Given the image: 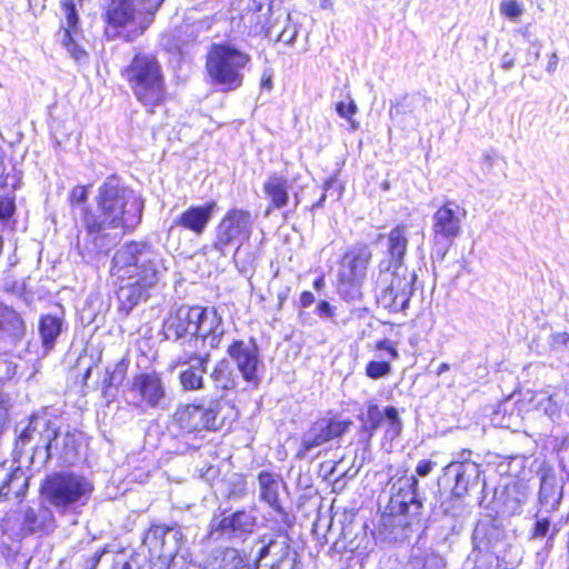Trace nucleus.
<instances>
[{
    "label": "nucleus",
    "instance_id": "nucleus-58",
    "mask_svg": "<svg viewBox=\"0 0 569 569\" xmlns=\"http://www.w3.org/2000/svg\"><path fill=\"white\" fill-rule=\"evenodd\" d=\"M337 184V181L335 179H329L325 182V186H323V192L320 197V199L312 206V209H318V208H321L326 198H327V192L335 188Z\"/></svg>",
    "mask_w": 569,
    "mask_h": 569
},
{
    "label": "nucleus",
    "instance_id": "nucleus-60",
    "mask_svg": "<svg viewBox=\"0 0 569 569\" xmlns=\"http://www.w3.org/2000/svg\"><path fill=\"white\" fill-rule=\"evenodd\" d=\"M569 342V333L568 332H557L552 336V343L556 347L567 346Z\"/></svg>",
    "mask_w": 569,
    "mask_h": 569
},
{
    "label": "nucleus",
    "instance_id": "nucleus-53",
    "mask_svg": "<svg viewBox=\"0 0 569 569\" xmlns=\"http://www.w3.org/2000/svg\"><path fill=\"white\" fill-rule=\"evenodd\" d=\"M541 48L542 44L540 41H532L531 44H528L526 50V66H532L539 60Z\"/></svg>",
    "mask_w": 569,
    "mask_h": 569
},
{
    "label": "nucleus",
    "instance_id": "nucleus-28",
    "mask_svg": "<svg viewBox=\"0 0 569 569\" xmlns=\"http://www.w3.org/2000/svg\"><path fill=\"white\" fill-rule=\"evenodd\" d=\"M270 555L278 557L271 563L270 569H302L298 553L290 548L286 540H270L262 546L258 552V562Z\"/></svg>",
    "mask_w": 569,
    "mask_h": 569
},
{
    "label": "nucleus",
    "instance_id": "nucleus-32",
    "mask_svg": "<svg viewBox=\"0 0 569 569\" xmlns=\"http://www.w3.org/2000/svg\"><path fill=\"white\" fill-rule=\"evenodd\" d=\"M528 498L529 488L526 483L513 482L506 486L501 496L502 513L508 516L520 515Z\"/></svg>",
    "mask_w": 569,
    "mask_h": 569
},
{
    "label": "nucleus",
    "instance_id": "nucleus-62",
    "mask_svg": "<svg viewBox=\"0 0 569 569\" xmlns=\"http://www.w3.org/2000/svg\"><path fill=\"white\" fill-rule=\"evenodd\" d=\"M290 293V288L288 286L281 287L277 292L278 299V309H281L284 301L288 299Z\"/></svg>",
    "mask_w": 569,
    "mask_h": 569
},
{
    "label": "nucleus",
    "instance_id": "nucleus-35",
    "mask_svg": "<svg viewBox=\"0 0 569 569\" xmlns=\"http://www.w3.org/2000/svg\"><path fill=\"white\" fill-rule=\"evenodd\" d=\"M210 378L216 388L221 390H231L237 386V377L227 359H221L214 365Z\"/></svg>",
    "mask_w": 569,
    "mask_h": 569
},
{
    "label": "nucleus",
    "instance_id": "nucleus-44",
    "mask_svg": "<svg viewBox=\"0 0 569 569\" xmlns=\"http://www.w3.org/2000/svg\"><path fill=\"white\" fill-rule=\"evenodd\" d=\"M463 497H457L451 490L450 496L443 499L439 505V510L447 516L458 517L463 511Z\"/></svg>",
    "mask_w": 569,
    "mask_h": 569
},
{
    "label": "nucleus",
    "instance_id": "nucleus-38",
    "mask_svg": "<svg viewBox=\"0 0 569 569\" xmlns=\"http://www.w3.org/2000/svg\"><path fill=\"white\" fill-rule=\"evenodd\" d=\"M535 517L536 521L530 532V539L536 540L548 537L546 546L548 548H551L553 546V538L557 535L558 529L556 527L551 528V521L547 513L538 516L537 511Z\"/></svg>",
    "mask_w": 569,
    "mask_h": 569
},
{
    "label": "nucleus",
    "instance_id": "nucleus-55",
    "mask_svg": "<svg viewBox=\"0 0 569 569\" xmlns=\"http://www.w3.org/2000/svg\"><path fill=\"white\" fill-rule=\"evenodd\" d=\"M376 432H373L372 430L368 429L367 427H365L363 425H361V428L358 432V441L365 446V450H367L370 446V442H371V439L372 437L375 436Z\"/></svg>",
    "mask_w": 569,
    "mask_h": 569
},
{
    "label": "nucleus",
    "instance_id": "nucleus-13",
    "mask_svg": "<svg viewBox=\"0 0 569 569\" xmlns=\"http://www.w3.org/2000/svg\"><path fill=\"white\" fill-rule=\"evenodd\" d=\"M128 405L141 412L164 410L168 393L161 375L156 371L136 375L128 391Z\"/></svg>",
    "mask_w": 569,
    "mask_h": 569
},
{
    "label": "nucleus",
    "instance_id": "nucleus-52",
    "mask_svg": "<svg viewBox=\"0 0 569 569\" xmlns=\"http://www.w3.org/2000/svg\"><path fill=\"white\" fill-rule=\"evenodd\" d=\"M540 407L543 409L545 413L551 419L558 418L560 416V412L563 411L560 401H555L552 399V395H550L546 400H542L540 402Z\"/></svg>",
    "mask_w": 569,
    "mask_h": 569
},
{
    "label": "nucleus",
    "instance_id": "nucleus-59",
    "mask_svg": "<svg viewBox=\"0 0 569 569\" xmlns=\"http://www.w3.org/2000/svg\"><path fill=\"white\" fill-rule=\"evenodd\" d=\"M317 312L320 317L323 318H332L333 316V308L328 301H320L317 306Z\"/></svg>",
    "mask_w": 569,
    "mask_h": 569
},
{
    "label": "nucleus",
    "instance_id": "nucleus-4",
    "mask_svg": "<svg viewBox=\"0 0 569 569\" xmlns=\"http://www.w3.org/2000/svg\"><path fill=\"white\" fill-rule=\"evenodd\" d=\"M418 485L416 476H403L391 483L390 512L381 518L382 526L391 529L389 539L406 538L408 528L420 522L423 502L418 493Z\"/></svg>",
    "mask_w": 569,
    "mask_h": 569
},
{
    "label": "nucleus",
    "instance_id": "nucleus-37",
    "mask_svg": "<svg viewBox=\"0 0 569 569\" xmlns=\"http://www.w3.org/2000/svg\"><path fill=\"white\" fill-rule=\"evenodd\" d=\"M168 526L153 525L147 531L143 543L149 548L152 555L161 558L163 555L164 541L168 538Z\"/></svg>",
    "mask_w": 569,
    "mask_h": 569
},
{
    "label": "nucleus",
    "instance_id": "nucleus-61",
    "mask_svg": "<svg viewBox=\"0 0 569 569\" xmlns=\"http://www.w3.org/2000/svg\"><path fill=\"white\" fill-rule=\"evenodd\" d=\"M515 66V57L510 52H506L501 57V68L503 70H510Z\"/></svg>",
    "mask_w": 569,
    "mask_h": 569
},
{
    "label": "nucleus",
    "instance_id": "nucleus-19",
    "mask_svg": "<svg viewBox=\"0 0 569 569\" xmlns=\"http://www.w3.org/2000/svg\"><path fill=\"white\" fill-rule=\"evenodd\" d=\"M229 357L234 361L242 378L258 386L259 378L257 375L258 366L261 362L259 348L254 339L234 340L227 349Z\"/></svg>",
    "mask_w": 569,
    "mask_h": 569
},
{
    "label": "nucleus",
    "instance_id": "nucleus-63",
    "mask_svg": "<svg viewBox=\"0 0 569 569\" xmlns=\"http://www.w3.org/2000/svg\"><path fill=\"white\" fill-rule=\"evenodd\" d=\"M315 300V295L311 291H303L300 296V305L303 308L310 307Z\"/></svg>",
    "mask_w": 569,
    "mask_h": 569
},
{
    "label": "nucleus",
    "instance_id": "nucleus-56",
    "mask_svg": "<svg viewBox=\"0 0 569 569\" xmlns=\"http://www.w3.org/2000/svg\"><path fill=\"white\" fill-rule=\"evenodd\" d=\"M376 348L378 350H386L390 358L391 359H397L398 358V351L397 349L395 348L392 341L388 340V339H383V340H380L376 343Z\"/></svg>",
    "mask_w": 569,
    "mask_h": 569
},
{
    "label": "nucleus",
    "instance_id": "nucleus-12",
    "mask_svg": "<svg viewBox=\"0 0 569 569\" xmlns=\"http://www.w3.org/2000/svg\"><path fill=\"white\" fill-rule=\"evenodd\" d=\"M416 274L402 271H379L377 279V302L390 312H400L408 308L413 293Z\"/></svg>",
    "mask_w": 569,
    "mask_h": 569
},
{
    "label": "nucleus",
    "instance_id": "nucleus-29",
    "mask_svg": "<svg viewBox=\"0 0 569 569\" xmlns=\"http://www.w3.org/2000/svg\"><path fill=\"white\" fill-rule=\"evenodd\" d=\"M78 447L76 435L70 430L61 431L57 423L54 439L50 443V459L56 457L62 465H73L78 460Z\"/></svg>",
    "mask_w": 569,
    "mask_h": 569
},
{
    "label": "nucleus",
    "instance_id": "nucleus-14",
    "mask_svg": "<svg viewBox=\"0 0 569 569\" xmlns=\"http://www.w3.org/2000/svg\"><path fill=\"white\" fill-rule=\"evenodd\" d=\"M467 210L455 200H447L432 214V237L435 244L440 247L442 256L462 233V222Z\"/></svg>",
    "mask_w": 569,
    "mask_h": 569
},
{
    "label": "nucleus",
    "instance_id": "nucleus-64",
    "mask_svg": "<svg viewBox=\"0 0 569 569\" xmlns=\"http://www.w3.org/2000/svg\"><path fill=\"white\" fill-rule=\"evenodd\" d=\"M558 62H559L558 54L556 52H552L549 56V60H548V63H547V67H546L547 72L548 73H553L557 70Z\"/></svg>",
    "mask_w": 569,
    "mask_h": 569
},
{
    "label": "nucleus",
    "instance_id": "nucleus-33",
    "mask_svg": "<svg viewBox=\"0 0 569 569\" xmlns=\"http://www.w3.org/2000/svg\"><path fill=\"white\" fill-rule=\"evenodd\" d=\"M128 366L124 361L117 362L112 368H107L102 380L101 392L108 402L112 401L118 393V388L122 385Z\"/></svg>",
    "mask_w": 569,
    "mask_h": 569
},
{
    "label": "nucleus",
    "instance_id": "nucleus-51",
    "mask_svg": "<svg viewBox=\"0 0 569 569\" xmlns=\"http://www.w3.org/2000/svg\"><path fill=\"white\" fill-rule=\"evenodd\" d=\"M69 200L72 207L82 206L81 210L87 208L84 204L88 200V188L83 186L74 187L70 192Z\"/></svg>",
    "mask_w": 569,
    "mask_h": 569
},
{
    "label": "nucleus",
    "instance_id": "nucleus-31",
    "mask_svg": "<svg viewBox=\"0 0 569 569\" xmlns=\"http://www.w3.org/2000/svg\"><path fill=\"white\" fill-rule=\"evenodd\" d=\"M64 328V315L61 311L59 315L47 313L42 315L38 323V332L41 339V345L46 351H51L59 336Z\"/></svg>",
    "mask_w": 569,
    "mask_h": 569
},
{
    "label": "nucleus",
    "instance_id": "nucleus-54",
    "mask_svg": "<svg viewBox=\"0 0 569 569\" xmlns=\"http://www.w3.org/2000/svg\"><path fill=\"white\" fill-rule=\"evenodd\" d=\"M555 401H560L563 411L569 416V383L552 393Z\"/></svg>",
    "mask_w": 569,
    "mask_h": 569
},
{
    "label": "nucleus",
    "instance_id": "nucleus-23",
    "mask_svg": "<svg viewBox=\"0 0 569 569\" xmlns=\"http://www.w3.org/2000/svg\"><path fill=\"white\" fill-rule=\"evenodd\" d=\"M445 476L453 480V493L457 497H465L468 492L478 487L480 482V465L465 459L462 461H452L443 469Z\"/></svg>",
    "mask_w": 569,
    "mask_h": 569
},
{
    "label": "nucleus",
    "instance_id": "nucleus-46",
    "mask_svg": "<svg viewBox=\"0 0 569 569\" xmlns=\"http://www.w3.org/2000/svg\"><path fill=\"white\" fill-rule=\"evenodd\" d=\"M336 111L341 117L348 120L352 130L359 129V122L353 119V116L358 111V107L353 100L350 99L348 103L340 101L336 104Z\"/></svg>",
    "mask_w": 569,
    "mask_h": 569
},
{
    "label": "nucleus",
    "instance_id": "nucleus-18",
    "mask_svg": "<svg viewBox=\"0 0 569 569\" xmlns=\"http://www.w3.org/2000/svg\"><path fill=\"white\" fill-rule=\"evenodd\" d=\"M26 331L21 315L0 303V352L20 357L19 347L26 337Z\"/></svg>",
    "mask_w": 569,
    "mask_h": 569
},
{
    "label": "nucleus",
    "instance_id": "nucleus-27",
    "mask_svg": "<svg viewBox=\"0 0 569 569\" xmlns=\"http://www.w3.org/2000/svg\"><path fill=\"white\" fill-rule=\"evenodd\" d=\"M218 204L216 201H209L203 206H191L179 214L173 223L191 231L196 236H201L210 223Z\"/></svg>",
    "mask_w": 569,
    "mask_h": 569
},
{
    "label": "nucleus",
    "instance_id": "nucleus-16",
    "mask_svg": "<svg viewBox=\"0 0 569 569\" xmlns=\"http://www.w3.org/2000/svg\"><path fill=\"white\" fill-rule=\"evenodd\" d=\"M194 336L183 340L181 348H188L190 343L192 349L198 350L199 343L209 350L218 349L226 333V328L221 315L214 308L198 307L196 313Z\"/></svg>",
    "mask_w": 569,
    "mask_h": 569
},
{
    "label": "nucleus",
    "instance_id": "nucleus-45",
    "mask_svg": "<svg viewBox=\"0 0 569 569\" xmlns=\"http://www.w3.org/2000/svg\"><path fill=\"white\" fill-rule=\"evenodd\" d=\"M385 416L388 421L387 436L395 439L401 433L402 421L399 417L398 410L395 407H387L385 409Z\"/></svg>",
    "mask_w": 569,
    "mask_h": 569
},
{
    "label": "nucleus",
    "instance_id": "nucleus-47",
    "mask_svg": "<svg viewBox=\"0 0 569 569\" xmlns=\"http://www.w3.org/2000/svg\"><path fill=\"white\" fill-rule=\"evenodd\" d=\"M83 0H61V10L66 18V23L69 27H78L79 17L77 11V3Z\"/></svg>",
    "mask_w": 569,
    "mask_h": 569
},
{
    "label": "nucleus",
    "instance_id": "nucleus-39",
    "mask_svg": "<svg viewBox=\"0 0 569 569\" xmlns=\"http://www.w3.org/2000/svg\"><path fill=\"white\" fill-rule=\"evenodd\" d=\"M282 30L279 31V32H276V27L274 26H270L267 28L266 30V36L268 38H272L273 34H276V40L277 41H281V42H284L287 44H292L296 40V37L298 34V28L295 23L291 22V18H290V14H287L284 18H283V21H282Z\"/></svg>",
    "mask_w": 569,
    "mask_h": 569
},
{
    "label": "nucleus",
    "instance_id": "nucleus-50",
    "mask_svg": "<svg viewBox=\"0 0 569 569\" xmlns=\"http://www.w3.org/2000/svg\"><path fill=\"white\" fill-rule=\"evenodd\" d=\"M16 211L14 197L0 194V221H8Z\"/></svg>",
    "mask_w": 569,
    "mask_h": 569
},
{
    "label": "nucleus",
    "instance_id": "nucleus-5",
    "mask_svg": "<svg viewBox=\"0 0 569 569\" xmlns=\"http://www.w3.org/2000/svg\"><path fill=\"white\" fill-rule=\"evenodd\" d=\"M93 492L92 482L82 475L58 471L46 477L41 483L42 501L60 516L78 513Z\"/></svg>",
    "mask_w": 569,
    "mask_h": 569
},
{
    "label": "nucleus",
    "instance_id": "nucleus-3",
    "mask_svg": "<svg viewBox=\"0 0 569 569\" xmlns=\"http://www.w3.org/2000/svg\"><path fill=\"white\" fill-rule=\"evenodd\" d=\"M134 98L150 112L162 104L167 87L162 67L152 53L138 52L121 71Z\"/></svg>",
    "mask_w": 569,
    "mask_h": 569
},
{
    "label": "nucleus",
    "instance_id": "nucleus-40",
    "mask_svg": "<svg viewBox=\"0 0 569 569\" xmlns=\"http://www.w3.org/2000/svg\"><path fill=\"white\" fill-rule=\"evenodd\" d=\"M383 418H386L385 410L382 411L379 406L373 402H370L367 406L366 412L359 416V419L362 422L361 425L372 430L373 432L380 428Z\"/></svg>",
    "mask_w": 569,
    "mask_h": 569
},
{
    "label": "nucleus",
    "instance_id": "nucleus-21",
    "mask_svg": "<svg viewBox=\"0 0 569 569\" xmlns=\"http://www.w3.org/2000/svg\"><path fill=\"white\" fill-rule=\"evenodd\" d=\"M198 306H181L164 319L162 330L167 340L180 341L194 336Z\"/></svg>",
    "mask_w": 569,
    "mask_h": 569
},
{
    "label": "nucleus",
    "instance_id": "nucleus-20",
    "mask_svg": "<svg viewBox=\"0 0 569 569\" xmlns=\"http://www.w3.org/2000/svg\"><path fill=\"white\" fill-rule=\"evenodd\" d=\"M430 100L421 94H407L391 103L389 116L393 123L402 129H417L420 126L422 111L428 110Z\"/></svg>",
    "mask_w": 569,
    "mask_h": 569
},
{
    "label": "nucleus",
    "instance_id": "nucleus-9",
    "mask_svg": "<svg viewBox=\"0 0 569 569\" xmlns=\"http://www.w3.org/2000/svg\"><path fill=\"white\" fill-rule=\"evenodd\" d=\"M57 423V419H51L46 413L33 415L17 439L16 460L22 465L23 448L34 442L32 453L27 458V461L34 471L44 468L50 460V443L54 439Z\"/></svg>",
    "mask_w": 569,
    "mask_h": 569
},
{
    "label": "nucleus",
    "instance_id": "nucleus-22",
    "mask_svg": "<svg viewBox=\"0 0 569 569\" xmlns=\"http://www.w3.org/2000/svg\"><path fill=\"white\" fill-rule=\"evenodd\" d=\"M386 239L387 259L379 263V271H402L405 257L408 248V229L403 224H399L385 236L380 234L379 240Z\"/></svg>",
    "mask_w": 569,
    "mask_h": 569
},
{
    "label": "nucleus",
    "instance_id": "nucleus-15",
    "mask_svg": "<svg viewBox=\"0 0 569 569\" xmlns=\"http://www.w3.org/2000/svg\"><path fill=\"white\" fill-rule=\"evenodd\" d=\"M181 348V353L172 361L170 369L186 367L179 373V383L184 391H198L204 389V373L210 361V351L200 352L190 348Z\"/></svg>",
    "mask_w": 569,
    "mask_h": 569
},
{
    "label": "nucleus",
    "instance_id": "nucleus-25",
    "mask_svg": "<svg viewBox=\"0 0 569 569\" xmlns=\"http://www.w3.org/2000/svg\"><path fill=\"white\" fill-rule=\"evenodd\" d=\"M256 525L257 518L252 512L238 510L221 518L216 526L212 525L211 535L219 533L228 538L243 539L253 532Z\"/></svg>",
    "mask_w": 569,
    "mask_h": 569
},
{
    "label": "nucleus",
    "instance_id": "nucleus-49",
    "mask_svg": "<svg viewBox=\"0 0 569 569\" xmlns=\"http://www.w3.org/2000/svg\"><path fill=\"white\" fill-rule=\"evenodd\" d=\"M500 12L508 19L515 20L522 14L523 9L516 0H502L500 3Z\"/></svg>",
    "mask_w": 569,
    "mask_h": 569
},
{
    "label": "nucleus",
    "instance_id": "nucleus-42",
    "mask_svg": "<svg viewBox=\"0 0 569 569\" xmlns=\"http://www.w3.org/2000/svg\"><path fill=\"white\" fill-rule=\"evenodd\" d=\"M362 282L351 279H339L338 292L347 301H355L361 298Z\"/></svg>",
    "mask_w": 569,
    "mask_h": 569
},
{
    "label": "nucleus",
    "instance_id": "nucleus-36",
    "mask_svg": "<svg viewBox=\"0 0 569 569\" xmlns=\"http://www.w3.org/2000/svg\"><path fill=\"white\" fill-rule=\"evenodd\" d=\"M29 486V477L21 467L14 469L0 487V498L12 493L16 498L24 495Z\"/></svg>",
    "mask_w": 569,
    "mask_h": 569
},
{
    "label": "nucleus",
    "instance_id": "nucleus-17",
    "mask_svg": "<svg viewBox=\"0 0 569 569\" xmlns=\"http://www.w3.org/2000/svg\"><path fill=\"white\" fill-rule=\"evenodd\" d=\"M352 422L350 420L320 419L313 422L301 437L300 448L297 458L305 459L310 452L325 445L329 440L338 438L347 432Z\"/></svg>",
    "mask_w": 569,
    "mask_h": 569
},
{
    "label": "nucleus",
    "instance_id": "nucleus-6",
    "mask_svg": "<svg viewBox=\"0 0 569 569\" xmlns=\"http://www.w3.org/2000/svg\"><path fill=\"white\" fill-rule=\"evenodd\" d=\"M163 0H109L106 9V34L114 38L120 34L118 28L129 27L126 39L133 40L150 26Z\"/></svg>",
    "mask_w": 569,
    "mask_h": 569
},
{
    "label": "nucleus",
    "instance_id": "nucleus-8",
    "mask_svg": "<svg viewBox=\"0 0 569 569\" xmlns=\"http://www.w3.org/2000/svg\"><path fill=\"white\" fill-rule=\"evenodd\" d=\"M250 56L231 46L214 44L207 57V71L214 86L222 91L238 89Z\"/></svg>",
    "mask_w": 569,
    "mask_h": 569
},
{
    "label": "nucleus",
    "instance_id": "nucleus-1",
    "mask_svg": "<svg viewBox=\"0 0 569 569\" xmlns=\"http://www.w3.org/2000/svg\"><path fill=\"white\" fill-rule=\"evenodd\" d=\"M143 200L117 177H109L99 188L97 209H82V230L77 248L82 259L92 261L108 254L121 237L133 230L142 219Z\"/></svg>",
    "mask_w": 569,
    "mask_h": 569
},
{
    "label": "nucleus",
    "instance_id": "nucleus-48",
    "mask_svg": "<svg viewBox=\"0 0 569 569\" xmlns=\"http://www.w3.org/2000/svg\"><path fill=\"white\" fill-rule=\"evenodd\" d=\"M391 372V365L387 361H370L366 367V375L371 379H380Z\"/></svg>",
    "mask_w": 569,
    "mask_h": 569
},
{
    "label": "nucleus",
    "instance_id": "nucleus-7",
    "mask_svg": "<svg viewBox=\"0 0 569 569\" xmlns=\"http://www.w3.org/2000/svg\"><path fill=\"white\" fill-rule=\"evenodd\" d=\"M253 226L254 217L251 211L238 207L228 209L214 226L212 242L202 248L203 252H212L218 258H226L232 252L234 257L250 239Z\"/></svg>",
    "mask_w": 569,
    "mask_h": 569
},
{
    "label": "nucleus",
    "instance_id": "nucleus-2",
    "mask_svg": "<svg viewBox=\"0 0 569 569\" xmlns=\"http://www.w3.org/2000/svg\"><path fill=\"white\" fill-rule=\"evenodd\" d=\"M163 271L161 259L151 244L131 241L121 246L111 264V274L121 281L117 292L119 311L128 316L147 299L148 290L159 281Z\"/></svg>",
    "mask_w": 569,
    "mask_h": 569
},
{
    "label": "nucleus",
    "instance_id": "nucleus-43",
    "mask_svg": "<svg viewBox=\"0 0 569 569\" xmlns=\"http://www.w3.org/2000/svg\"><path fill=\"white\" fill-rule=\"evenodd\" d=\"M63 36H62V44L68 50V52L76 60H81L86 57V51L82 50L78 43L73 39V33H77V27H69L68 23L63 28Z\"/></svg>",
    "mask_w": 569,
    "mask_h": 569
},
{
    "label": "nucleus",
    "instance_id": "nucleus-34",
    "mask_svg": "<svg viewBox=\"0 0 569 569\" xmlns=\"http://www.w3.org/2000/svg\"><path fill=\"white\" fill-rule=\"evenodd\" d=\"M260 486V498L266 501L273 510L279 513H283V509L279 501V483L274 479L273 475L262 471L258 476Z\"/></svg>",
    "mask_w": 569,
    "mask_h": 569
},
{
    "label": "nucleus",
    "instance_id": "nucleus-41",
    "mask_svg": "<svg viewBox=\"0 0 569 569\" xmlns=\"http://www.w3.org/2000/svg\"><path fill=\"white\" fill-rule=\"evenodd\" d=\"M183 535L177 527H169L168 538L164 541L163 555L161 558H173L180 550Z\"/></svg>",
    "mask_w": 569,
    "mask_h": 569
},
{
    "label": "nucleus",
    "instance_id": "nucleus-26",
    "mask_svg": "<svg viewBox=\"0 0 569 569\" xmlns=\"http://www.w3.org/2000/svg\"><path fill=\"white\" fill-rule=\"evenodd\" d=\"M562 498V481L559 480L553 472H543L540 478V489L538 492V516L557 511Z\"/></svg>",
    "mask_w": 569,
    "mask_h": 569
},
{
    "label": "nucleus",
    "instance_id": "nucleus-11",
    "mask_svg": "<svg viewBox=\"0 0 569 569\" xmlns=\"http://www.w3.org/2000/svg\"><path fill=\"white\" fill-rule=\"evenodd\" d=\"M1 528L6 535L19 540L31 535H49L56 530L57 521L51 507L43 502L8 513Z\"/></svg>",
    "mask_w": 569,
    "mask_h": 569
},
{
    "label": "nucleus",
    "instance_id": "nucleus-57",
    "mask_svg": "<svg viewBox=\"0 0 569 569\" xmlns=\"http://www.w3.org/2000/svg\"><path fill=\"white\" fill-rule=\"evenodd\" d=\"M435 466H436V462H433L431 460H421L418 462V465L416 467V473L419 477H427L432 471Z\"/></svg>",
    "mask_w": 569,
    "mask_h": 569
},
{
    "label": "nucleus",
    "instance_id": "nucleus-30",
    "mask_svg": "<svg viewBox=\"0 0 569 569\" xmlns=\"http://www.w3.org/2000/svg\"><path fill=\"white\" fill-rule=\"evenodd\" d=\"M263 192L269 200L266 214H270L274 209H282L289 203V181L279 173H271L263 183Z\"/></svg>",
    "mask_w": 569,
    "mask_h": 569
},
{
    "label": "nucleus",
    "instance_id": "nucleus-24",
    "mask_svg": "<svg viewBox=\"0 0 569 569\" xmlns=\"http://www.w3.org/2000/svg\"><path fill=\"white\" fill-rule=\"evenodd\" d=\"M371 257V250L366 244L351 248L341 259L338 279H351L363 282Z\"/></svg>",
    "mask_w": 569,
    "mask_h": 569
},
{
    "label": "nucleus",
    "instance_id": "nucleus-10",
    "mask_svg": "<svg viewBox=\"0 0 569 569\" xmlns=\"http://www.w3.org/2000/svg\"><path fill=\"white\" fill-rule=\"evenodd\" d=\"M231 409L226 401H210L204 405H179L171 419V425L181 433H196L202 430L217 431L224 425L223 411Z\"/></svg>",
    "mask_w": 569,
    "mask_h": 569
}]
</instances>
